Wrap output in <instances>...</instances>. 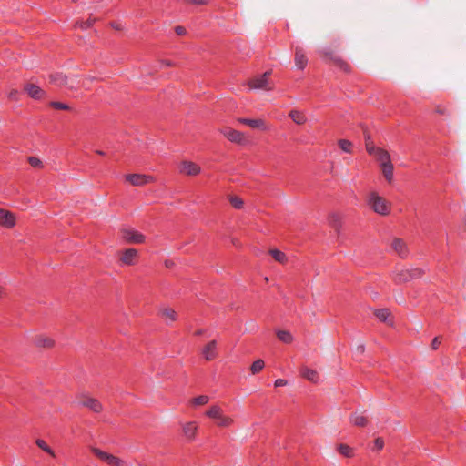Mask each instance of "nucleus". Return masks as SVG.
<instances>
[{"label": "nucleus", "mask_w": 466, "mask_h": 466, "mask_svg": "<svg viewBox=\"0 0 466 466\" xmlns=\"http://www.w3.org/2000/svg\"><path fill=\"white\" fill-rule=\"evenodd\" d=\"M205 416L213 420L218 428L229 429L236 423L235 419L225 413L221 405L216 403L208 407L205 411Z\"/></svg>", "instance_id": "1"}, {"label": "nucleus", "mask_w": 466, "mask_h": 466, "mask_svg": "<svg viewBox=\"0 0 466 466\" xmlns=\"http://www.w3.org/2000/svg\"><path fill=\"white\" fill-rule=\"evenodd\" d=\"M366 203L370 210L380 216H387L390 213L391 204L376 190H370L366 195Z\"/></svg>", "instance_id": "2"}, {"label": "nucleus", "mask_w": 466, "mask_h": 466, "mask_svg": "<svg viewBox=\"0 0 466 466\" xmlns=\"http://www.w3.org/2000/svg\"><path fill=\"white\" fill-rule=\"evenodd\" d=\"M90 451L98 460L106 463L107 466H127V463L123 459L115 456L112 453L96 447H91Z\"/></svg>", "instance_id": "3"}, {"label": "nucleus", "mask_w": 466, "mask_h": 466, "mask_svg": "<svg viewBox=\"0 0 466 466\" xmlns=\"http://www.w3.org/2000/svg\"><path fill=\"white\" fill-rule=\"evenodd\" d=\"M120 238L129 244H141L146 240V237L139 231L132 228H123L119 231Z\"/></svg>", "instance_id": "4"}, {"label": "nucleus", "mask_w": 466, "mask_h": 466, "mask_svg": "<svg viewBox=\"0 0 466 466\" xmlns=\"http://www.w3.org/2000/svg\"><path fill=\"white\" fill-rule=\"evenodd\" d=\"M366 150L370 156L376 158L380 167L391 164L390 156L386 150L376 147L370 142L366 143Z\"/></svg>", "instance_id": "5"}, {"label": "nucleus", "mask_w": 466, "mask_h": 466, "mask_svg": "<svg viewBox=\"0 0 466 466\" xmlns=\"http://www.w3.org/2000/svg\"><path fill=\"white\" fill-rule=\"evenodd\" d=\"M270 71L265 72L263 75L257 76L248 82V86L250 89H264L271 90L272 84L269 81Z\"/></svg>", "instance_id": "6"}, {"label": "nucleus", "mask_w": 466, "mask_h": 466, "mask_svg": "<svg viewBox=\"0 0 466 466\" xmlns=\"http://www.w3.org/2000/svg\"><path fill=\"white\" fill-rule=\"evenodd\" d=\"M50 82L57 86H66L69 89H76L80 86L81 80L56 73L50 76Z\"/></svg>", "instance_id": "7"}, {"label": "nucleus", "mask_w": 466, "mask_h": 466, "mask_svg": "<svg viewBox=\"0 0 466 466\" xmlns=\"http://www.w3.org/2000/svg\"><path fill=\"white\" fill-rule=\"evenodd\" d=\"M16 215L5 208H0V228L11 229L15 227Z\"/></svg>", "instance_id": "8"}, {"label": "nucleus", "mask_w": 466, "mask_h": 466, "mask_svg": "<svg viewBox=\"0 0 466 466\" xmlns=\"http://www.w3.org/2000/svg\"><path fill=\"white\" fill-rule=\"evenodd\" d=\"M421 275L422 271L420 268L401 269L395 273L394 281L396 283H403L410 281L415 278H419Z\"/></svg>", "instance_id": "9"}, {"label": "nucleus", "mask_w": 466, "mask_h": 466, "mask_svg": "<svg viewBox=\"0 0 466 466\" xmlns=\"http://www.w3.org/2000/svg\"><path fill=\"white\" fill-rule=\"evenodd\" d=\"M125 180L132 186L142 187L155 181L154 177L144 174H127Z\"/></svg>", "instance_id": "10"}, {"label": "nucleus", "mask_w": 466, "mask_h": 466, "mask_svg": "<svg viewBox=\"0 0 466 466\" xmlns=\"http://www.w3.org/2000/svg\"><path fill=\"white\" fill-rule=\"evenodd\" d=\"M138 252L135 248H127L120 253L119 260L123 266H133L137 262Z\"/></svg>", "instance_id": "11"}, {"label": "nucleus", "mask_w": 466, "mask_h": 466, "mask_svg": "<svg viewBox=\"0 0 466 466\" xmlns=\"http://www.w3.org/2000/svg\"><path fill=\"white\" fill-rule=\"evenodd\" d=\"M178 171L180 174L187 176H197L200 173V167L192 161L184 160L178 166Z\"/></svg>", "instance_id": "12"}, {"label": "nucleus", "mask_w": 466, "mask_h": 466, "mask_svg": "<svg viewBox=\"0 0 466 466\" xmlns=\"http://www.w3.org/2000/svg\"><path fill=\"white\" fill-rule=\"evenodd\" d=\"M221 133L230 141L237 144H243L245 142V136L242 132L235 130L231 127H224Z\"/></svg>", "instance_id": "13"}, {"label": "nucleus", "mask_w": 466, "mask_h": 466, "mask_svg": "<svg viewBox=\"0 0 466 466\" xmlns=\"http://www.w3.org/2000/svg\"><path fill=\"white\" fill-rule=\"evenodd\" d=\"M79 405L86 407V408L89 409L90 410L96 412V413L101 412L103 410L102 404L96 399H94V398H91L88 396L83 397L79 400Z\"/></svg>", "instance_id": "14"}, {"label": "nucleus", "mask_w": 466, "mask_h": 466, "mask_svg": "<svg viewBox=\"0 0 466 466\" xmlns=\"http://www.w3.org/2000/svg\"><path fill=\"white\" fill-rule=\"evenodd\" d=\"M198 430V424L196 421H188L182 425V432L187 441H193L196 438Z\"/></svg>", "instance_id": "15"}, {"label": "nucleus", "mask_w": 466, "mask_h": 466, "mask_svg": "<svg viewBox=\"0 0 466 466\" xmlns=\"http://www.w3.org/2000/svg\"><path fill=\"white\" fill-rule=\"evenodd\" d=\"M24 89L33 99L39 100L45 97V91L33 83H27Z\"/></svg>", "instance_id": "16"}, {"label": "nucleus", "mask_w": 466, "mask_h": 466, "mask_svg": "<svg viewBox=\"0 0 466 466\" xmlns=\"http://www.w3.org/2000/svg\"><path fill=\"white\" fill-rule=\"evenodd\" d=\"M300 375L307 380L312 382V383H319V374L316 370H313L308 366H302L300 368Z\"/></svg>", "instance_id": "17"}, {"label": "nucleus", "mask_w": 466, "mask_h": 466, "mask_svg": "<svg viewBox=\"0 0 466 466\" xmlns=\"http://www.w3.org/2000/svg\"><path fill=\"white\" fill-rule=\"evenodd\" d=\"M238 121L241 124L247 125L252 128H258L260 130H268V127L266 124V122L263 119H250V118H244L240 117L238 119Z\"/></svg>", "instance_id": "18"}, {"label": "nucleus", "mask_w": 466, "mask_h": 466, "mask_svg": "<svg viewBox=\"0 0 466 466\" xmlns=\"http://www.w3.org/2000/svg\"><path fill=\"white\" fill-rule=\"evenodd\" d=\"M202 355L207 360H214L218 356V345L216 340L208 342L202 350Z\"/></svg>", "instance_id": "19"}, {"label": "nucleus", "mask_w": 466, "mask_h": 466, "mask_svg": "<svg viewBox=\"0 0 466 466\" xmlns=\"http://www.w3.org/2000/svg\"><path fill=\"white\" fill-rule=\"evenodd\" d=\"M34 344L39 348L50 349L55 346V340L46 335H37L34 339Z\"/></svg>", "instance_id": "20"}, {"label": "nucleus", "mask_w": 466, "mask_h": 466, "mask_svg": "<svg viewBox=\"0 0 466 466\" xmlns=\"http://www.w3.org/2000/svg\"><path fill=\"white\" fill-rule=\"evenodd\" d=\"M295 64L299 69H304L308 64V59L302 47H295Z\"/></svg>", "instance_id": "21"}, {"label": "nucleus", "mask_w": 466, "mask_h": 466, "mask_svg": "<svg viewBox=\"0 0 466 466\" xmlns=\"http://www.w3.org/2000/svg\"><path fill=\"white\" fill-rule=\"evenodd\" d=\"M391 248L400 257H405L408 253L406 244L402 239H393L391 243Z\"/></svg>", "instance_id": "22"}, {"label": "nucleus", "mask_w": 466, "mask_h": 466, "mask_svg": "<svg viewBox=\"0 0 466 466\" xmlns=\"http://www.w3.org/2000/svg\"><path fill=\"white\" fill-rule=\"evenodd\" d=\"M289 116L292 119L294 123L297 125H304L307 122V116L304 112L300 110H291L289 114Z\"/></svg>", "instance_id": "23"}, {"label": "nucleus", "mask_w": 466, "mask_h": 466, "mask_svg": "<svg viewBox=\"0 0 466 466\" xmlns=\"http://www.w3.org/2000/svg\"><path fill=\"white\" fill-rule=\"evenodd\" d=\"M336 450L340 455H342L346 458H352L355 455L354 449L345 443L338 444L336 446Z\"/></svg>", "instance_id": "24"}, {"label": "nucleus", "mask_w": 466, "mask_h": 466, "mask_svg": "<svg viewBox=\"0 0 466 466\" xmlns=\"http://www.w3.org/2000/svg\"><path fill=\"white\" fill-rule=\"evenodd\" d=\"M161 317L167 323H171L177 319V313L173 309L165 308L161 310Z\"/></svg>", "instance_id": "25"}, {"label": "nucleus", "mask_w": 466, "mask_h": 466, "mask_svg": "<svg viewBox=\"0 0 466 466\" xmlns=\"http://www.w3.org/2000/svg\"><path fill=\"white\" fill-rule=\"evenodd\" d=\"M375 315L380 321L386 322L390 325L392 324L391 319L390 318V312L389 309H377L375 311Z\"/></svg>", "instance_id": "26"}, {"label": "nucleus", "mask_w": 466, "mask_h": 466, "mask_svg": "<svg viewBox=\"0 0 466 466\" xmlns=\"http://www.w3.org/2000/svg\"><path fill=\"white\" fill-rule=\"evenodd\" d=\"M209 400L210 399H209V397L208 395H199V396H197L195 398H192L189 400V404L192 407L204 406V405H206L209 401Z\"/></svg>", "instance_id": "27"}, {"label": "nucleus", "mask_w": 466, "mask_h": 466, "mask_svg": "<svg viewBox=\"0 0 466 466\" xmlns=\"http://www.w3.org/2000/svg\"><path fill=\"white\" fill-rule=\"evenodd\" d=\"M269 254L277 262L280 264H286L288 261L286 254L279 249H270Z\"/></svg>", "instance_id": "28"}, {"label": "nucleus", "mask_w": 466, "mask_h": 466, "mask_svg": "<svg viewBox=\"0 0 466 466\" xmlns=\"http://www.w3.org/2000/svg\"><path fill=\"white\" fill-rule=\"evenodd\" d=\"M381 172L383 174L384 178L389 182L391 183L393 181V165L389 164L380 167Z\"/></svg>", "instance_id": "29"}, {"label": "nucleus", "mask_w": 466, "mask_h": 466, "mask_svg": "<svg viewBox=\"0 0 466 466\" xmlns=\"http://www.w3.org/2000/svg\"><path fill=\"white\" fill-rule=\"evenodd\" d=\"M278 339L286 344H290L293 341V336L288 330H278L276 332Z\"/></svg>", "instance_id": "30"}, {"label": "nucleus", "mask_w": 466, "mask_h": 466, "mask_svg": "<svg viewBox=\"0 0 466 466\" xmlns=\"http://www.w3.org/2000/svg\"><path fill=\"white\" fill-rule=\"evenodd\" d=\"M350 421L355 426L364 427L368 420L364 415L355 413L350 417Z\"/></svg>", "instance_id": "31"}, {"label": "nucleus", "mask_w": 466, "mask_h": 466, "mask_svg": "<svg viewBox=\"0 0 466 466\" xmlns=\"http://www.w3.org/2000/svg\"><path fill=\"white\" fill-rule=\"evenodd\" d=\"M265 367V362L263 360L261 359H258L257 360H255L251 367H250V371L252 374H258V372H260Z\"/></svg>", "instance_id": "32"}, {"label": "nucleus", "mask_w": 466, "mask_h": 466, "mask_svg": "<svg viewBox=\"0 0 466 466\" xmlns=\"http://www.w3.org/2000/svg\"><path fill=\"white\" fill-rule=\"evenodd\" d=\"M36 445L46 453L50 454L52 457H56L55 451L46 444V442L41 439L36 440Z\"/></svg>", "instance_id": "33"}, {"label": "nucleus", "mask_w": 466, "mask_h": 466, "mask_svg": "<svg viewBox=\"0 0 466 466\" xmlns=\"http://www.w3.org/2000/svg\"><path fill=\"white\" fill-rule=\"evenodd\" d=\"M339 147L346 152V153H351L352 152V143L347 139H339L338 142Z\"/></svg>", "instance_id": "34"}, {"label": "nucleus", "mask_w": 466, "mask_h": 466, "mask_svg": "<svg viewBox=\"0 0 466 466\" xmlns=\"http://www.w3.org/2000/svg\"><path fill=\"white\" fill-rule=\"evenodd\" d=\"M329 222L332 227L338 228L341 224V216L339 213H331L329 217Z\"/></svg>", "instance_id": "35"}, {"label": "nucleus", "mask_w": 466, "mask_h": 466, "mask_svg": "<svg viewBox=\"0 0 466 466\" xmlns=\"http://www.w3.org/2000/svg\"><path fill=\"white\" fill-rule=\"evenodd\" d=\"M229 201H230V204L236 208L239 209L243 206V200L237 196L230 197Z\"/></svg>", "instance_id": "36"}, {"label": "nucleus", "mask_w": 466, "mask_h": 466, "mask_svg": "<svg viewBox=\"0 0 466 466\" xmlns=\"http://www.w3.org/2000/svg\"><path fill=\"white\" fill-rule=\"evenodd\" d=\"M384 447V441L382 438H376L374 440V442H373V447H372V450L373 451H380L382 450Z\"/></svg>", "instance_id": "37"}, {"label": "nucleus", "mask_w": 466, "mask_h": 466, "mask_svg": "<svg viewBox=\"0 0 466 466\" xmlns=\"http://www.w3.org/2000/svg\"><path fill=\"white\" fill-rule=\"evenodd\" d=\"M28 162L29 164L33 167H35V168H40L42 167V161L38 158V157H30L28 158Z\"/></svg>", "instance_id": "38"}, {"label": "nucleus", "mask_w": 466, "mask_h": 466, "mask_svg": "<svg viewBox=\"0 0 466 466\" xmlns=\"http://www.w3.org/2000/svg\"><path fill=\"white\" fill-rule=\"evenodd\" d=\"M50 106L56 109H58V110H67L69 109V106L65 104V103H61V102H51L50 103Z\"/></svg>", "instance_id": "39"}, {"label": "nucleus", "mask_w": 466, "mask_h": 466, "mask_svg": "<svg viewBox=\"0 0 466 466\" xmlns=\"http://www.w3.org/2000/svg\"><path fill=\"white\" fill-rule=\"evenodd\" d=\"M95 19L89 18L86 22L77 23V25H79V27H81L82 29H87L93 25Z\"/></svg>", "instance_id": "40"}, {"label": "nucleus", "mask_w": 466, "mask_h": 466, "mask_svg": "<svg viewBox=\"0 0 466 466\" xmlns=\"http://www.w3.org/2000/svg\"><path fill=\"white\" fill-rule=\"evenodd\" d=\"M187 4L191 5H206L209 0H183Z\"/></svg>", "instance_id": "41"}, {"label": "nucleus", "mask_w": 466, "mask_h": 466, "mask_svg": "<svg viewBox=\"0 0 466 466\" xmlns=\"http://www.w3.org/2000/svg\"><path fill=\"white\" fill-rule=\"evenodd\" d=\"M287 380H284V379H277L274 382V386L275 387H282V386H285L287 385Z\"/></svg>", "instance_id": "42"}, {"label": "nucleus", "mask_w": 466, "mask_h": 466, "mask_svg": "<svg viewBox=\"0 0 466 466\" xmlns=\"http://www.w3.org/2000/svg\"><path fill=\"white\" fill-rule=\"evenodd\" d=\"M441 344V339L439 337H435L431 342V348L433 350H437L439 345Z\"/></svg>", "instance_id": "43"}, {"label": "nucleus", "mask_w": 466, "mask_h": 466, "mask_svg": "<svg viewBox=\"0 0 466 466\" xmlns=\"http://www.w3.org/2000/svg\"><path fill=\"white\" fill-rule=\"evenodd\" d=\"M176 34L178 35H183L186 34V28L183 26H177L175 28Z\"/></svg>", "instance_id": "44"}, {"label": "nucleus", "mask_w": 466, "mask_h": 466, "mask_svg": "<svg viewBox=\"0 0 466 466\" xmlns=\"http://www.w3.org/2000/svg\"><path fill=\"white\" fill-rule=\"evenodd\" d=\"M17 95H18L17 90H12V91L9 93L8 96H9V98H10V99H14V100H15V99H17Z\"/></svg>", "instance_id": "45"}, {"label": "nucleus", "mask_w": 466, "mask_h": 466, "mask_svg": "<svg viewBox=\"0 0 466 466\" xmlns=\"http://www.w3.org/2000/svg\"><path fill=\"white\" fill-rule=\"evenodd\" d=\"M164 264H165V267L167 268H170L174 266V262L170 259L165 260Z\"/></svg>", "instance_id": "46"}, {"label": "nucleus", "mask_w": 466, "mask_h": 466, "mask_svg": "<svg viewBox=\"0 0 466 466\" xmlns=\"http://www.w3.org/2000/svg\"><path fill=\"white\" fill-rule=\"evenodd\" d=\"M357 351L360 353V354H362L364 352V346L363 345H359L357 347Z\"/></svg>", "instance_id": "47"}, {"label": "nucleus", "mask_w": 466, "mask_h": 466, "mask_svg": "<svg viewBox=\"0 0 466 466\" xmlns=\"http://www.w3.org/2000/svg\"><path fill=\"white\" fill-rule=\"evenodd\" d=\"M87 80H83L81 85L82 86H84L86 89H88L89 88V86L87 85Z\"/></svg>", "instance_id": "48"}, {"label": "nucleus", "mask_w": 466, "mask_h": 466, "mask_svg": "<svg viewBox=\"0 0 466 466\" xmlns=\"http://www.w3.org/2000/svg\"><path fill=\"white\" fill-rule=\"evenodd\" d=\"M4 294V289L3 287L0 285V296H2Z\"/></svg>", "instance_id": "49"}, {"label": "nucleus", "mask_w": 466, "mask_h": 466, "mask_svg": "<svg viewBox=\"0 0 466 466\" xmlns=\"http://www.w3.org/2000/svg\"><path fill=\"white\" fill-rule=\"evenodd\" d=\"M201 334H202V330H201V329H199V330L196 331V335L199 336V335H201Z\"/></svg>", "instance_id": "50"}, {"label": "nucleus", "mask_w": 466, "mask_h": 466, "mask_svg": "<svg viewBox=\"0 0 466 466\" xmlns=\"http://www.w3.org/2000/svg\"><path fill=\"white\" fill-rule=\"evenodd\" d=\"M96 153H97L98 155H101V156H103V155H104V152H103V151H101V150H97V151H96Z\"/></svg>", "instance_id": "51"}, {"label": "nucleus", "mask_w": 466, "mask_h": 466, "mask_svg": "<svg viewBox=\"0 0 466 466\" xmlns=\"http://www.w3.org/2000/svg\"><path fill=\"white\" fill-rule=\"evenodd\" d=\"M437 111H438V113H440V114H444V110H443V109H438Z\"/></svg>", "instance_id": "52"}, {"label": "nucleus", "mask_w": 466, "mask_h": 466, "mask_svg": "<svg viewBox=\"0 0 466 466\" xmlns=\"http://www.w3.org/2000/svg\"><path fill=\"white\" fill-rule=\"evenodd\" d=\"M113 26H114L116 30H119V29H120V27L118 26V25H116V26H115V25H113Z\"/></svg>", "instance_id": "53"}, {"label": "nucleus", "mask_w": 466, "mask_h": 466, "mask_svg": "<svg viewBox=\"0 0 466 466\" xmlns=\"http://www.w3.org/2000/svg\"><path fill=\"white\" fill-rule=\"evenodd\" d=\"M113 26H114L116 30H119V29H120V27L118 26V25H116V26H115V25H113Z\"/></svg>", "instance_id": "54"}, {"label": "nucleus", "mask_w": 466, "mask_h": 466, "mask_svg": "<svg viewBox=\"0 0 466 466\" xmlns=\"http://www.w3.org/2000/svg\"><path fill=\"white\" fill-rule=\"evenodd\" d=\"M171 65H172L171 62H169V61L167 62V66H171Z\"/></svg>", "instance_id": "55"}]
</instances>
